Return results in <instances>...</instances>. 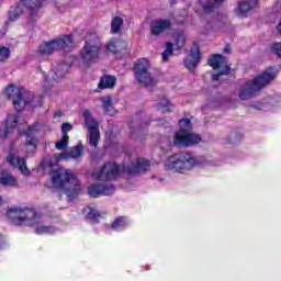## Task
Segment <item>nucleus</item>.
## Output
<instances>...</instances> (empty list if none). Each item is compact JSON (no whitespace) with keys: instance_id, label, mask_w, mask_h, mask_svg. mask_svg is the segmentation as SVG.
Returning a JSON list of instances; mask_svg holds the SVG:
<instances>
[{"instance_id":"obj_1","label":"nucleus","mask_w":281,"mask_h":281,"mask_svg":"<svg viewBox=\"0 0 281 281\" xmlns=\"http://www.w3.org/2000/svg\"><path fill=\"white\" fill-rule=\"evenodd\" d=\"M13 225L33 227L35 234H56L58 228L47 225V218L31 209L11 207L7 212Z\"/></svg>"},{"instance_id":"obj_2","label":"nucleus","mask_w":281,"mask_h":281,"mask_svg":"<svg viewBox=\"0 0 281 281\" xmlns=\"http://www.w3.org/2000/svg\"><path fill=\"white\" fill-rule=\"evenodd\" d=\"M53 190H60L66 194L68 201L78 199V194L82 192L80 180L72 170L59 167L50 172Z\"/></svg>"},{"instance_id":"obj_3","label":"nucleus","mask_w":281,"mask_h":281,"mask_svg":"<svg viewBox=\"0 0 281 281\" xmlns=\"http://www.w3.org/2000/svg\"><path fill=\"white\" fill-rule=\"evenodd\" d=\"M45 0H20V2L10 7L8 11V21L14 23L25 14V8L30 12L31 21H36L38 12L43 8Z\"/></svg>"},{"instance_id":"obj_4","label":"nucleus","mask_w":281,"mask_h":281,"mask_svg":"<svg viewBox=\"0 0 281 281\" xmlns=\"http://www.w3.org/2000/svg\"><path fill=\"white\" fill-rule=\"evenodd\" d=\"M201 160L188 153H180L170 156L166 162L165 168L171 172H180L181 175L192 170L194 166H200Z\"/></svg>"},{"instance_id":"obj_5","label":"nucleus","mask_w":281,"mask_h":281,"mask_svg":"<svg viewBox=\"0 0 281 281\" xmlns=\"http://www.w3.org/2000/svg\"><path fill=\"white\" fill-rule=\"evenodd\" d=\"M274 78L276 74H273V71L266 70L257 78L244 82L239 90V99L243 101L251 100V98H254L258 91H260L263 87H267V85H269V82H271V80Z\"/></svg>"},{"instance_id":"obj_6","label":"nucleus","mask_w":281,"mask_h":281,"mask_svg":"<svg viewBox=\"0 0 281 281\" xmlns=\"http://www.w3.org/2000/svg\"><path fill=\"white\" fill-rule=\"evenodd\" d=\"M102 49V43L100 42V36L95 31H90L87 33L85 38V45L81 49L80 56L86 63V65H91L100 58V52Z\"/></svg>"},{"instance_id":"obj_7","label":"nucleus","mask_w":281,"mask_h":281,"mask_svg":"<svg viewBox=\"0 0 281 281\" xmlns=\"http://www.w3.org/2000/svg\"><path fill=\"white\" fill-rule=\"evenodd\" d=\"M179 126L180 130L175 134L173 146L188 147L200 144L201 136H199V134L191 133L192 122H190V119L180 120Z\"/></svg>"},{"instance_id":"obj_8","label":"nucleus","mask_w":281,"mask_h":281,"mask_svg":"<svg viewBox=\"0 0 281 281\" xmlns=\"http://www.w3.org/2000/svg\"><path fill=\"white\" fill-rule=\"evenodd\" d=\"M70 47H74V36L63 35L41 44L37 50V55L41 58H49L54 52H60V49L63 52H67V49H70Z\"/></svg>"},{"instance_id":"obj_9","label":"nucleus","mask_w":281,"mask_h":281,"mask_svg":"<svg viewBox=\"0 0 281 281\" xmlns=\"http://www.w3.org/2000/svg\"><path fill=\"white\" fill-rule=\"evenodd\" d=\"M4 94L9 100H13V106L16 111H23L25 106H30L34 102V94L26 92L25 88H19L14 85H9Z\"/></svg>"},{"instance_id":"obj_10","label":"nucleus","mask_w":281,"mask_h":281,"mask_svg":"<svg viewBox=\"0 0 281 281\" xmlns=\"http://www.w3.org/2000/svg\"><path fill=\"white\" fill-rule=\"evenodd\" d=\"M148 69H150V61H148L147 58L138 59L134 67L136 80H138L139 85H143V87H155L156 81L150 76V72H148Z\"/></svg>"},{"instance_id":"obj_11","label":"nucleus","mask_w":281,"mask_h":281,"mask_svg":"<svg viewBox=\"0 0 281 281\" xmlns=\"http://www.w3.org/2000/svg\"><path fill=\"white\" fill-rule=\"evenodd\" d=\"M83 120L88 128L89 144L92 148H98V143L100 142V128L98 127V123L89 110L83 112Z\"/></svg>"},{"instance_id":"obj_12","label":"nucleus","mask_w":281,"mask_h":281,"mask_svg":"<svg viewBox=\"0 0 281 281\" xmlns=\"http://www.w3.org/2000/svg\"><path fill=\"white\" fill-rule=\"evenodd\" d=\"M122 169L115 162H106L101 169L92 172L93 179L97 181H111L120 177Z\"/></svg>"},{"instance_id":"obj_13","label":"nucleus","mask_w":281,"mask_h":281,"mask_svg":"<svg viewBox=\"0 0 281 281\" xmlns=\"http://www.w3.org/2000/svg\"><path fill=\"white\" fill-rule=\"evenodd\" d=\"M69 67H71V61L58 63L53 66L49 76L43 72L45 79L44 89H47L48 85H52L53 80H60V78H65V75L69 71Z\"/></svg>"},{"instance_id":"obj_14","label":"nucleus","mask_w":281,"mask_h":281,"mask_svg":"<svg viewBox=\"0 0 281 281\" xmlns=\"http://www.w3.org/2000/svg\"><path fill=\"white\" fill-rule=\"evenodd\" d=\"M209 65L213 69H222L218 74H215L212 76V79L215 82L218 81V78H221V76H227V74H229V71L232 69L229 67V65L227 64V58H225V56H223V55H213L209 59Z\"/></svg>"},{"instance_id":"obj_15","label":"nucleus","mask_w":281,"mask_h":281,"mask_svg":"<svg viewBox=\"0 0 281 281\" xmlns=\"http://www.w3.org/2000/svg\"><path fill=\"white\" fill-rule=\"evenodd\" d=\"M38 131H41V124L36 123L32 126H27V130H25L24 132L21 131V128L19 130V134L20 135H25L26 137V147H27V155H30L31 153H36V133H38Z\"/></svg>"},{"instance_id":"obj_16","label":"nucleus","mask_w":281,"mask_h":281,"mask_svg":"<svg viewBox=\"0 0 281 281\" xmlns=\"http://www.w3.org/2000/svg\"><path fill=\"white\" fill-rule=\"evenodd\" d=\"M19 126V114H8L7 120L2 123V128H0V138L8 139L14 130Z\"/></svg>"},{"instance_id":"obj_17","label":"nucleus","mask_w":281,"mask_h":281,"mask_svg":"<svg viewBox=\"0 0 281 281\" xmlns=\"http://www.w3.org/2000/svg\"><path fill=\"white\" fill-rule=\"evenodd\" d=\"M150 168V160L144 158H136L131 165H124L122 172L127 175H137L138 172H146Z\"/></svg>"},{"instance_id":"obj_18","label":"nucleus","mask_w":281,"mask_h":281,"mask_svg":"<svg viewBox=\"0 0 281 281\" xmlns=\"http://www.w3.org/2000/svg\"><path fill=\"white\" fill-rule=\"evenodd\" d=\"M115 192V186L113 184H104L97 183L88 187V194L93 199H98V196H109Z\"/></svg>"},{"instance_id":"obj_19","label":"nucleus","mask_w":281,"mask_h":281,"mask_svg":"<svg viewBox=\"0 0 281 281\" xmlns=\"http://www.w3.org/2000/svg\"><path fill=\"white\" fill-rule=\"evenodd\" d=\"M258 5V0H240L235 8L234 12L236 16H239L240 19H245L256 10V7Z\"/></svg>"},{"instance_id":"obj_20","label":"nucleus","mask_w":281,"mask_h":281,"mask_svg":"<svg viewBox=\"0 0 281 281\" xmlns=\"http://www.w3.org/2000/svg\"><path fill=\"white\" fill-rule=\"evenodd\" d=\"M7 161L8 164H10V166H13V168H18V170H20V172H22V175H24L25 177L30 176V169H27L25 159L20 158L13 153H10L7 157Z\"/></svg>"},{"instance_id":"obj_21","label":"nucleus","mask_w":281,"mask_h":281,"mask_svg":"<svg viewBox=\"0 0 281 281\" xmlns=\"http://www.w3.org/2000/svg\"><path fill=\"white\" fill-rule=\"evenodd\" d=\"M172 22L170 20H154L150 23V32L154 36H159L166 30H170Z\"/></svg>"},{"instance_id":"obj_22","label":"nucleus","mask_w":281,"mask_h":281,"mask_svg":"<svg viewBox=\"0 0 281 281\" xmlns=\"http://www.w3.org/2000/svg\"><path fill=\"white\" fill-rule=\"evenodd\" d=\"M106 49L108 52H111V54H120V52L128 49V42L120 38H112L109 41Z\"/></svg>"},{"instance_id":"obj_23","label":"nucleus","mask_w":281,"mask_h":281,"mask_svg":"<svg viewBox=\"0 0 281 281\" xmlns=\"http://www.w3.org/2000/svg\"><path fill=\"white\" fill-rule=\"evenodd\" d=\"M199 60H201V53L199 52V48H193L188 58L184 59V65L189 71H194L196 65H199Z\"/></svg>"},{"instance_id":"obj_24","label":"nucleus","mask_w":281,"mask_h":281,"mask_svg":"<svg viewBox=\"0 0 281 281\" xmlns=\"http://www.w3.org/2000/svg\"><path fill=\"white\" fill-rule=\"evenodd\" d=\"M82 155V144L77 145L76 147L71 148L70 151L68 154L64 153V154H59L56 157V164H58V161H67V159H78V157H81Z\"/></svg>"},{"instance_id":"obj_25","label":"nucleus","mask_w":281,"mask_h":281,"mask_svg":"<svg viewBox=\"0 0 281 281\" xmlns=\"http://www.w3.org/2000/svg\"><path fill=\"white\" fill-rule=\"evenodd\" d=\"M0 186L16 188V186H19V181H16V178H14L10 171L3 169L0 171Z\"/></svg>"},{"instance_id":"obj_26","label":"nucleus","mask_w":281,"mask_h":281,"mask_svg":"<svg viewBox=\"0 0 281 281\" xmlns=\"http://www.w3.org/2000/svg\"><path fill=\"white\" fill-rule=\"evenodd\" d=\"M130 225L131 222L126 216H120L112 222L111 227L114 229V232H124V229H126V227Z\"/></svg>"},{"instance_id":"obj_27","label":"nucleus","mask_w":281,"mask_h":281,"mask_svg":"<svg viewBox=\"0 0 281 281\" xmlns=\"http://www.w3.org/2000/svg\"><path fill=\"white\" fill-rule=\"evenodd\" d=\"M202 5L203 14H210V12H214V8L221 5L225 0H199Z\"/></svg>"},{"instance_id":"obj_28","label":"nucleus","mask_w":281,"mask_h":281,"mask_svg":"<svg viewBox=\"0 0 281 281\" xmlns=\"http://www.w3.org/2000/svg\"><path fill=\"white\" fill-rule=\"evenodd\" d=\"M116 81L114 76H104L100 79L99 89H111V87H115Z\"/></svg>"},{"instance_id":"obj_29","label":"nucleus","mask_w":281,"mask_h":281,"mask_svg":"<svg viewBox=\"0 0 281 281\" xmlns=\"http://www.w3.org/2000/svg\"><path fill=\"white\" fill-rule=\"evenodd\" d=\"M122 25H124V19L114 16L111 22V34H120L122 32Z\"/></svg>"},{"instance_id":"obj_30","label":"nucleus","mask_w":281,"mask_h":281,"mask_svg":"<svg viewBox=\"0 0 281 281\" xmlns=\"http://www.w3.org/2000/svg\"><path fill=\"white\" fill-rule=\"evenodd\" d=\"M158 111H161V113H169V111H172L175 109V104L170 103L166 97L159 100L157 103Z\"/></svg>"},{"instance_id":"obj_31","label":"nucleus","mask_w":281,"mask_h":281,"mask_svg":"<svg viewBox=\"0 0 281 281\" xmlns=\"http://www.w3.org/2000/svg\"><path fill=\"white\" fill-rule=\"evenodd\" d=\"M101 102L103 104V109L106 113V115H115V109H113V102L111 97H103L101 99Z\"/></svg>"},{"instance_id":"obj_32","label":"nucleus","mask_w":281,"mask_h":281,"mask_svg":"<svg viewBox=\"0 0 281 281\" xmlns=\"http://www.w3.org/2000/svg\"><path fill=\"white\" fill-rule=\"evenodd\" d=\"M83 214L88 221H92L93 223H98V218H100V212L91 206L86 207Z\"/></svg>"},{"instance_id":"obj_33","label":"nucleus","mask_w":281,"mask_h":281,"mask_svg":"<svg viewBox=\"0 0 281 281\" xmlns=\"http://www.w3.org/2000/svg\"><path fill=\"white\" fill-rule=\"evenodd\" d=\"M69 144V135H64L60 140L55 144L57 150H65Z\"/></svg>"},{"instance_id":"obj_34","label":"nucleus","mask_w":281,"mask_h":281,"mask_svg":"<svg viewBox=\"0 0 281 281\" xmlns=\"http://www.w3.org/2000/svg\"><path fill=\"white\" fill-rule=\"evenodd\" d=\"M10 48L0 45V63H5L10 58Z\"/></svg>"},{"instance_id":"obj_35","label":"nucleus","mask_w":281,"mask_h":281,"mask_svg":"<svg viewBox=\"0 0 281 281\" xmlns=\"http://www.w3.org/2000/svg\"><path fill=\"white\" fill-rule=\"evenodd\" d=\"M203 23L206 32H212V30H216V27H218V22L214 19L206 20Z\"/></svg>"},{"instance_id":"obj_36","label":"nucleus","mask_w":281,"mask_h":281,"mask_svg":"<svg viewBox=\"0 0 281 281\" xmlns=\"http://www.w3.org/2000/svg\"><path fill=\"white\" fill-rule=\"evenodd\" d=\"M176 38V47H178V49H181V47H183V45H186V34L178 33L175 35Z\"/></svg>"},{"instance_id":"obj_37","label":"nucleus","mask_w":281,"mask_h":281,"mask_svg":"<svg viewBox=\"0 0 281 281\" xmlns=\"http://www.w3.org/2000/svg\"><path fill=\"white\" fill-rule=\"evenodd\" d=\"M172 56V43H167L166 50L162 53V60H168Z\"/></svg>"},{"instance_id":"obj_38","label":"nucleus","mask_w":281,"mask_h":281,"mask_svg":"<svg viewBox=\"0 0 281 281\" xmlns=\"http://www.w3.org/2000/svg\"><path fill=\"white\" fill-rule=\"evenodd\" d=\"M272 52L281 58V42H277L272 45Z\"/></svg>"},{"instance_id":"obj_39","label":"nucleus","mask_w":281,"mask_h":281,"mask_svg":"<svg viewBox=\"0 0 281 281\" xmlns=\"http://www.w3.org/2000/svg\"><path fill=\"white\" fill-rule=\"evenodd\" d=\"M69 131H71V124L64 123L63 126H61L63 136L67 135V133H69Z\"/></svg>"},{"instance_id":"obj_40","label":"nucleus","mask_w":281,"mask_h":281,"mask_svg":"<svg viewBox=\"0 0 281 281\" xmlns=\"http://www.w3.org/2000/svg\"><path fill=\"white\" fill-rule=\"evenodd\" d=\"M231 46L229 45H226L225 47H224V54H229V52H231Z\"/></svg>"},{"instance_id":"obj_41","label":"nucleus","mask_w":281,"mask_h":281,"mask_svg":"<svg viewBox=\"0 0 281 281\" xmlns=\"http://www.w3.org/2000/svg\"><path fill=\"white\" fill-rule=\"evenodd\" d=\"M151 267L150 265H146L143 267V271H150Z\"/></svg>"},{"instance_id":"obj_42","label":"nucleus","mask_w":281,"mask_h":281,"mask_svg":"<svg viewBox=\"0 0 281 281\" xmlns=\"http://www.w3.org/2000/svg\"><path fill=\"white\" fill-rule=\"evenodd\" d=\"M252 109H258L259 111L262 110V105L260 104H254L252 105Z\"/></svg>"},{"instance_id":"obj_43","label":"nucleus","mask_w":281,"mask_h":281,"mask_svg":"<svg viewBox=\"0 0 281 281\" xmlns=\"http://www.w3.org/2000/svg\"><path fill=\"white\" fill-rule=\"evenodd\" d=\"M3 240H4L3 236L0 235V247H1V245H3Z\"/></svg>"},{"instance_id":"obj_44","label":"nucleus","mask_w":281,"mask_h":281,"mask_svg":"<svg viewBox=\"0 0 281 281\" xmlns=\"http://www.w3.org/2000/svg\"><path fill=\"white\" fill-rule=\"evenodd\" d=\"M55 115H57V117H60V112H56Z\"/></svg>"},{"instance_id":"obj_45","label":"nucleus","mask_w":281,"mask_h":281,"mask_svg":"<svg viewBox=\"0 0 281 281\" xmlns=\"http://www.w3.org/2000/svg\"><path fill=\"white\" fill-rule=\"evenodd\" d=\"M128 126H130V128H133V123H130Z\"/></svg>"},{"instance_id":"obj_46","label":"nucleus","mask_w":281,"mask_h":281,"mask_svg":"<svg viewBox=\"0 0 281 281\" xmlns=\"http://www.w3.org/2000/svg\"><path fill=\"white\" fill-rule=\"evenodd\" d=\"M1 203H3V199H1V196H0V205H1Z\"/></svg>"}]
</instances>
